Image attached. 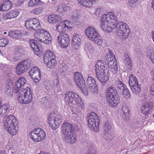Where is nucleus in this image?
<instances>
[{
  "label": "nucleus",
  "mask_w": 154,
  "mask_h": 154,
  "mask_svg": "<svg viewBox=\"0 0 154 154\" xmlns=\"http://www.w3.org/2000/svg\"><path fill=\"white\" fill-rule=\"evenodd\" d=\"M66 103L72 108L73 113L81 112L85 108L84 103L81 98L77 93L71 91H66L65 94Z\"/></svg>",
  "instance_id": "f257e3e1"
},
{
  "label": "nucleus",
  "mask_w": 154,
  "mask_h": 154,
  "mask_svg": "<svg viewBox=\"0 0 154 154\" xmlns=\"http://www.w3.org/2000/svg\"><path fill=\"white\" fill-rule=\"evenodd\" d=\"M4 126L9 133L15 135L18 132V121L15 117L10 115L5 118L3 121Z\"/></svg>",
  "instance_id": "f03ea898"
},
{
  "label": "nucleus",
  "mask_w": 154,
  "mask_h": 154,
  "mask_svg": "<svg viewBox=\"0 0 154 154\" xmlns=\"http://www.w3.org/2000/svg\"><path fill=\"white\" fill-rule=\"evenodd\" d=\"M17 99L18 101L22 104H26L29 103L32 99V92L29 86L25 88H23L18 91Z\"/></svg>",
  "instance_id": "7ed1b4c3"
},
{
  "label": "nucleus",
  "mask_w": 154,
  "mask_h": 154,
  "mask_svg": "<svg viewBox=\"0 0 154 154\" xmlns=\"http://www.w3.org/2000/svg\"><path fill=\"white\" fill-rule=\"evenodd\" d=\"M106 98L109 105L114 107L119 103L120 98L116 88L112 86L108 87L106 92Z\"/></svg>",
  "instance_id": "20e7f679"
},
{
  "label": "nucleus",
  "mask_w": 154,
  "mask_h": 154,
  "mask_svg": "<svg viewBox=\"0 0 154 154\" xmlns=\"http://www.w3.org/2000/svg\"><path fill=\"white\" fill-rule=\"evenodd\" d=\"M113 29H116V33L122 40L126 39L130 33L128 26L126 23L120 22L113 26Z\"/></svg>",
  "instance_id": "39448f33"
},
{
  "label": "nucleus",
  "mask_w": 154,
  "mask_h": 154,
  "mask_svg": "<svg viewBox=\"0 0 154 154\" xmlns=\"http://www.w3.org/2000/svg\"><path fill=\"white\" fill-rule=\"evenodd\" d=\"M72 125L70 123L65 122L62 125V131L65 141L73 143L76 141V136L73 133Z\"/></svg>",
  "instance_id": "423d86ee"
},
{
  "label": "nucleus",
  "mask_w": 154,
  "mask_h": 154,
  "mask_svg": "<svg viewBox=\"0 0 154 154\" xmlns=\"http://www.w3.org/2000/svg\"><path fill=\"white\" fill-rule=\"evenodd\" d=\"M85 33L88 37L94 42L99 45L102 44L101 37L98 34L95 27L89 26L85 29Z\"/></svg>",
  "instance_id": "0eeeda50"
},
{
  "label": "nucleus",
  "mask_w": 154,
  "mask_h": 154,
  "mask_svg": "<svg viewBox=\"0 0 154 154\" xmlns=\"http://www.w3.org/2000/svg\"><path fill=\"white\" fill-rule=\"evenodd\" d=\"M89 127L91 130L97 132L99 130V119L98 116L94 112H91L87 117Z\"/></svg>",
  "instance_id": "6e6552de"
},
{
  "label": "nucleus",
  "mask_w": 154,
  "mask_h": 154,
  "mask_svg": "<svg viewBox=\"0 0 154 154\" xmlns=\"http://www.w3.org/2000/svg\"><path fill=\"white\" fill-rule=\"evenodd\" d=\"M30 138L35 142H39L44 140L46 136L44 131L40 128L33 129L29 134Z\"/></svg>",
  "instance_id": "1a4fd4ad"
},
{
  "label": "nucleus",
  "mask_w": 154,
  "mask_h": 154,
  "mask_svg": "<svg viewBox=\"0 0 154 154\" xmlns=\"http://www.w3.org/2000/svg\"><path fill=\"white\" fill-rule=\"evenodd\" d=\"M33 65L32 60L26 59L20 62L16 68V71L18 75H21L29 69Z\"/></svg>",
  "instance_id": "9d476101"
},
{
  "label": "nucleus",
  "mask_w": 154,
  "mask_h": 154,
  "mask_svg": "<svg viewBox=\"0 0 154 154\" xmlns=\"http://www.w3.org/2000/svg\"><path fill=\"white\" fill-rule=\"evenodd\" d=\"M48 122L53 130H55L59 126L62 122L61 117L60 115H56L54 113L49 114Z\"/></svg>",
  "instance_id": "9b49d317"
},
{
  "label": "nucleus",
  "mask_w": 154,
  "mask_h": 154,
  "mask_svg": "<svg viewBox=\"0 0 154 154\" xmlns=\"http://www.w3.org/2000/svg\"><path fill=\"white\" fill-rule=\"evenodd\" d=\"M105 56L108 66H111V68H114L117 63L115 61L116 58L112 52L109 49L107 48L105 50Z\"/></svg>",
  "instance_id": "f8f14e48"
},
{
  "label": "nucleus",
  "mask_w": 154,
  "mask_h": 154,
  "mask_svg": "<svg viewBox=\"0 0 154 154\" xmlns=\"http://www.w3.org/2000/svg\"><path fill=\"white\" fill-rule=\"evenodd\" d=\"M25 25L26 28L29 30H37L41 28L39 21L36 18L26 21Z\"/></svg>",
  "instance_id": "ddd939ff"
},
{
  "label": "nucleus",
  "mask_w": 154,
  "mask_h": 154,
  "mask_svg": "<svg viewBox=\"0 0 154 154\" xmlns=\"http://www.w3.org/2000/svg\"><path fill=\"white\" fill-rule=\"evenodd\" d=\"M57 40L62 48H66L69 42V36L66 33H61L58 36Z\"/></svg>",
  "instance_id": "4468645a"
},
{
  "label": "nucleus",
  "mask_w": 154,
  "mask_h": 154,
  "mask_svg": "<svg viewBox=\"0 0 154 154\" xmlns=\"http://www.w3.org/2000/svg\"><path fill=\"white\" fill-rule=\"evenodd\" d=\"M30 77L36 83H38L41 79L40 70L37 67L32 68L29 72Z\"/></svg>",
  "instance_id": "2eb2a0df"
},
{
  "label": "nucleus",
  "mask_w": 154,
  "mask_h": 154,
  "mask_svg": "<svg viewBox=\"0 0 154 154\" xmlns=\"http://www.w3.org/2000/svg\"><path fill=\"white\" fill-rule=\"evenodd\" d=\"M74 77V81L78 87L82 89L85 88V81L82 74L79 72H76L75 73Z\"/></svg>",
  "instance_id": "dca6fc26"
},
{
  "label": "nucleus",
  "mask_w": 154,
  "mask_h": 154,
  "mask_svg": "<svg viewBox=\"0 0 154 154\" xmlns=\"http://www.w3.org/2000/svg\"><path fill=\"white\" fill-rule=\"evenodd\" d=\"M29 45L33 49L35 54L38 55L42 51V48L40 44H38L34 39H31L29 41Z\"/></svg>",
  "instance_id": "f3484780"
},
{
  "label": "nucleus",
  "mask_w": 154,
  "mask_h": 154,
  "mask_svg": "<svg viewBox=\"0 0 154 154\" xmlns=\"http://www.w3.org/2000/svg\"><path fill=\"white\" fill-rule=\"evenodd\" d=\"M108 20L105 19L102 15L101 20V27L103 30L107 32L112 31L113 29V24H109Z\"/></svg>",
  "instance_id": "a211bd4d"
},
{
  "label": "nucleus",
  "mask_w": 154,
  "mask_h": 154,
  "mask_svg": "<svg viewBox=\"0 0 154 154\" xmlns=\"http://www.w3.org/2000/svg\"><path fill=\"white\" fill-rule=\"evenodd\" d=\"M87 84L89 90L93 93H97L98 92L97 88L94 79L89 76L87 80Z\"/></svg>",
  "instance_id": "6ab92c4d"
},
{
  "label": "nucleus",
  "mask_w": 154,
  "mask_h": 154,
  "mask_svg": "<svg viewBox=\"0 0 154 154\" xmlns=\"http://www.w3.org/2000/svg\"><path fill=\"white\" fill-rule=\"evenodd\" d=\"M96 76L98 80L102 82H106L109 79L110 75V73L108 71H106L96 73Z\"/></svg>",
  "instance_id": "aec40b11"
},
{
  "label": "nucleus",
  "mask_w": 154,
  "mask_h": 154,
  "mask_svg": "<svg viewBox=\"0 0 154 154\" xmlns=\"http://www.w3.org/2000/svg\"><path fill=\"white\" fill-rule=\"evenodd\" d=\"M153 106L152 102L150 101H146L143 103L141 108V111L142 114L146 115L148 114L149 111Z\"/></svg>",
  "instance_id": "412c9836"
},
{
  "label": "nucleus",
  "mask_w": 154,
  "mask_h": 154,
  "mask_svg": "<svg viewBox=\"0 0 154 154\" xmlns=\"http://www.w3.org/2000/svg\"><path fill=\"white\" fill-rule=\"evenodd\" d=\"M26 80L25 78L21 77L19 78L15 83L14 90L15 92H18V91L20 90L21 88H24V87L26 85Z\"/></svg>",
  "instance_id": "4be33fe9"
},
{
  "label": "nucleus",
  "mask_w": 154,
  "mask_h": 154,
  "mask_svg": "<svg viewBox=\"0 0 154 154\" xmlns=\"http://www.w3.org/2000/svg\"><path fill=\"white\" fill-rule=\"evenodd\" d=\"M19 12L17 10H11L3 14L5 20L11 19L17 17L19 15Z\"/></svg>",
  "instance_id": "5701e85b"
},
{
  "label": "nucleus",
  "mask_w": 154,
  "mask_h": 154,
  "mask_svg": "<svg viewBox=\"0 0 154 154\" xmlns=\"http://www.w3.org/2000/svg\"><path fill=\"white\" fill-rule=\"evenodd\" d=\"M12 3L9 0H5L0 5V11H7L12 7Z\"/></svg>",
  "instance_id": "b1692460"
},
{
  "label": "nucleus",
  "mask_w": 154,
  "mask_h": 154,
  "mask_svg": "<svg viewBox=\"0 0 154 154\" xmlns=\"http://www.w3.org/2000/svg\"><path fill=\"white\" fill-rule=\"evenodd\" d=\"M30 33H21V32L19 30L13 31L9 32L8 35L11 38L16 39L19 38L21 36L28 35Z\"/></svg>",
  "instance_id": "393cba45"
},
{
  "label": "nucleus",
  "mask_w": 154,
  "mask_h": 154,
  "mask_svg": "<svg viewBox=\"0 0 154 154\" xmlns=\"http://www.w3.org/2000/svg\"><path fill=\"white\" fill-rule=\"evenodd\" d=\"M107 65L103 61L101 60H99L97 61L95 64V72L96 73L106 71L105 70V67Z\"/></svg>",
  "instance_id": "a878e982"
},
{
  "label": "nucleus",
  "mask_w": 154,
  "mask_h": 154,
  "mask_svg": "<svg viewBox=\"0 0 154 154\" xmlns=\"http://www.w3.org/2000/svg\"><path fill=\"white\" fill-rule=\"evenodd\" d=\"M23 52L24 50L21 46H19L15 48L14 54L15 60L19 61L21 58Z\"/></svg>",
  "instance_id": "bb28decb"
},
{
  "label": "nucleus",
  "mask_w": 154,
  "mask_h": 154,
  "mask_svg": "<svg viewBox=\"0 0 154 154\" xmlns=\"http://www.w3.org/2000/svg\"><path fill=\"white\" fill-rule=\"evenodd\" d=\"M124 62V66L126 70H130L131 69L132 61L128 55L125 54L123 58Z\"/></svg>",
  "instance_id": "cd10ccee"
},
{
  "label": "nucleus",
  "mask_w": 154,
  "mask_h": 154,
  "mask_svg": "<svg viewBox=\"0 0 154 154\" xmlns=\"http://www.w3.org/2000/svg\"><path fill=\"white\" fill-rule=\"evenodd\" d=\"M44 34V36L41 38L42 41H40V42L46 44H49L51 43L52 40L51 36L48 32L45 30Z\"/></svg>",
  "instance_id": "c85d7f7f"
},
{
  "label": "nucleus",
  "mask_w": 154,
  "mask_h": 154,
  "mask_svg": "<svg viewBox=\"0 0 154 154\" xmlns=\"http://www.w3.org/2000/svg\"><path fill=\"white\" fill-rule=\"evenodd\" d=\"M44 62H47V61H49L51 59H55V56L53 52L50 50L46 51L43 56Z\"/></svg>",
  "instance_id": "c756f323"
},
{
  "label": "nucleus",
  "mask_w": 154,
  "mask_h": 154,
  "mask_svg": "<svg viewBox=\"0 0 154 154\" xmlns=\"http://www.w3.org/2000/svg\"><path fill=\"white\" fill-rule=\"evenodd\" d=\"M61 18V17L59 15L53 14L49 16L48 21L50 23H54L59 21Z\"/></svg>",
  "instance_id": "7c9ffc66"
},
{
  "label": "nucleus",
  "mask_w": 154,
  "mask_h": 154,
  "mask_svg": "<svg viewBox=\"0 0 154 154\" xmlns=\"http://www.w3.org/2000/svg\"><path fill=\"white\" fill-rule=\"evenodd\" d=\"M9 106L8 104H4L0 106V116H4L9 111Z\"/></svg>",
  "instance_id": "2f4dec72"
},
{
  "label": "nucleus",
  "mask_w": 154,
  "mask_h": 154,
  "mask_svg": "<svg viewBox=\"0 0 154 154\" xmlns=\"http://www.w3.org/2000/svg\"><path fill=\"white\" fill-rule=\"evenodd\" d=\"M129 84L131 87L139 85L137 79L134 75H131L129 76Z\"/></svg>",
  "instance_id": "473e14b6"
},
{
  "label": "nucleus",
  "mask_w": 154,
  "mask_h": 154,
  "mask_svg": "<svg viewBox=\"0 0 154 154\" xmlns=\"http://www.w3.org/2000/svg\"><path fill=\"white\" fill-rule=\"evenodd\" d=\"M45 32V30L42 29L35 31L34 34V37L37 40L40 42L42 41L41 38L44 36V33Z\"/></svg>",
  "instance_id": "72a5a7b5"
},
{
  "label": "nucleus",
  "mask_w": 154,
  "mask_h": 154,
  "mask_svg": "<svg viewBox=\"0 0 154 154\" xmlns=\"http://www.w3.org/2000/svg\"><path fill=\"white\" fill-rule=\"evenodd\" d=\"M131 89L133 94L138 96L141 92V87L140 85L131 87Z\"/></svg>",
  "instance_id": "f704fd0d"
},
{
  "label": "nucleus",
  "mask_w": 154,
  "mask_h": 154,
  "mask_svg": "<svg viewBox=\"0 0 154 154\" xmlns=\"http://www.w3.org/2000/svg\"><path fill=\"white\" fill-rule=\"evenodd\" d=\"M81 41L76 40L75 38L72 39V45L73 48L76 50L79 49L80 48Z\"/></svg>",
  "instance_id": "c9c22d12"
},
{
  "label": "nucleus",
  "mask_w": 154,
  "mask_h": 154,
  "mask_svg": "<svg viewBox=\"0 0 154 154\" xmlns=\"http://www.w3.org/2000/svg\"><path fill=\"white\" fill-rule=\"evenodd\" d=\"M43 4H44V3L39 0H30L28 3V6L30 7H35Z\"/></svg>",
  "instance_id": "e433bc0d"
},
{
  "label": "nucleus",
  "mask_w": 154,
  "mask_h": 154,
  "mask_svg": "<svg viewBox=\"0 0 154 154\" xmlns=\"http://www.w3.org/2000/svg\"><path fill=\"white\" fill-rule=\"evenodd\" d=\"M102 16L105 19H108V21H109V20H111L116 21L118 20L116 16L112 12L109 13V14H104Z\"/></svg>",
  "instance_id": "4c0bfd02"
},
{
  "label": "nucleus",
  "mask_w": 154,
  "mask_h": 154,
  "mask_svg": "<svg viewBox=\"0 0 154 154\" xmlns=\"http://www.w3.org/2000/svg\"><path fill=\"white\" fill-rule=\"evenodd\" d=\"M65 24H63V23H60L56 26V28L57 31L60 32V34L62 33H65L64 32L68 30L66 27Z\"/></svg>",
  "instance_id": "58836bf2"
},
{
  "label": "nucleus",
  "mask_w": 154,
  "mask_h": 154,
  "mask_svg": "<svg viewBox=\"0 0 154 154\" xmlns=\"http://www.w3.org/2000/svg\"><path fill=\"white\" fill-rule=\"evenodd\" d=\"M103 138L107 141H110L113 138L110 132H103Z\"/></svg>",
  "instance_id": "ea45409f"
},
{
  "label": "nucleus",
  "mask_w": 154,
  "mask_h": 154,
  "mask_svg": "<svg viewBox=\"0 0 154 154\" xmlns=\"http://www.w3.org/2000/svg\"><path fill=\"white\" fill-rule=\"evenodd\" d=\"M49 61H47V62H44L47 66L49 68H52L53 66L57 64V61L55 59H51Z\"/></svg>",
  "instance_id": "a19ab883"
},
{
  "label": "nucleus",
  "mask_w": 154,
  "mask_h": 154,
  "mask_svg": "<svg viewBox=\"0 0 154 154\" xmlns=\"http://www.w3.org/2000/svg\"><path fill=\"white\" fill-rule=\"evenodd\" d=\"M120 92L122 93V96L126 99H129L131 96L129 90L127 87H125V89Z\"/></svg>",
  "instance_id": "79ce46f5"
},
{
  "label": "nucleus",
  "mask_w": 154,
  "mask_h": 154,
  "mask_svg": "<svg viewBox=\"0 0 154 154\" xmlns=\"http://www.w3.org/2000/svg\"><path fill=\"white\" fill-rule=\"evenodd\" d=\"M147 55V57L154 63V50L151 49L148 51Z\"/></svg>",
  "instance_id": "37998d69"
},
{
  "label": "nucleus",
  "mask_w": 154,
  "mask_h": 154,
  "mask_svg": "<svg viewBox=\"0 0 154 154\" xmlns=\"http://www.w3.org/2000/svg\"><path fill=\"white\" fill-rule=\"evenodd\" d=\"M116 86L118 91L121 92L122 91L125 87H126L125 85L121 81H118L116 84Z\"/></svg>",
  "instance_id": "c03bdc74"
},
{
  "label": "nucleus",
  "mask_w": 154,
  "mask_h": 154,
  "mask_svg": "<svg viewBox=\"0 0 154 154\" xmlns=\"http://www.w3.org/2000/svg\"><path fill=\"white\" fill-rule=\"evenodd\" d=\"M73 17V20L74 22H77L81 17L79 13L75 11L72 14Z\"/></svg>",
  "instance_id": "a18cd8bd"
},
{
  "label": "nucleus",
  "mask_w": 154,
  "mask_h": 154,
  "mask_svg": "<svg viewBox=\"0 0 154 154\" xmlns=\"http://www.w3.org/2000/svg\"><path fill=\"white\" fill-rule=\"evenodd\" d=\"M112 128V125L109 122H106L104 125L103 132H110Z\"/></svg>",
  "instance_id": "49530a36"
},
{
  "label": "nucleus",
  "mask_w": 154,
  "mask_h": 154,
  "mask_svg": "<svg viewBox=\"0 0 154 154\" xmlns=\"http://www.w3.org/2000/svg\"><path fill=\"white\" fill-rule=\"evenodd\" d=\"M9 40L8 38H3L0 39V47H5L8 44Z\"/></svg>",
  "instance_id": "de8ad7c7"
},
{
  "label": "nucleus",
  "mask_w": 154,
  "mask_h": 154,
  "mask_svg": "<svg viewBox=\"0 0 154 154\" xmlns=\"http://www.w3.org/2000/svg\"><path fill=\"white\" fill-rule=\"evenodd\" d=\"M122 110L125 115L128 117L129 115V110L126 105H124L122 106Z\"/></svg>",
  "instance_id": "09e8293b"
},
{
  "label": "nucleus",
  "mask_w": 154,
  "mask_h": 154,
  "mask_svg": "<svg viewBox=\"0 0 154 154\" xmlns=\"http://www.w3.org/2000/svg\"><path fill=\"white\" fill-rule=\"evenodd\" d=\"M139 0H128V5L130 7L133 8L136 7Z\"/></svg>",
  "instance_id": "8fccbe9b"
},
{
  "label": "nucleus",
  "mask_w": 154,
  "mask_h": 154,
  "mask_svg": "<svg viewBox=\"0 0 154 154\" xmlns=\"http://www.w3.org/2000/svg\"><path fill=\"white\" fill-rule=\"evenodd\" d=\"M85 0H78V2L80 3L81 5H82L84 7L89 8L90 7V6H91V2H85Z\"/></svg>",
  "instance_id": "3c124183"
},
{
  "label": "nucleus",
  "mask_w": 154,
  "mask_h": 154,
  "mask_svg": "<svg viewBox=\"0 0 154 154\" xmlns=\"http://www.w3.org/2000/svg\"><path fill=\"white\" fill-rule=\"evenodd\" d=\"M103 12V8H98L95 9V11L94 12V14L97 17H99Z\"/></svg>",
  "instance_id": "603ef678"
},
{
  "label": "nucleus",
  "mask_w": 154,
  "mask_h": 154,
  "mask_svg": "<svg viewBox=\"0 0 154 154\" xmlns=\"http://www.w3.org/2000/svg\"><path fill=\"white\" fill-rule=\"evenodd\" d=\"M43 10V8L42 7L37 8L34 9L32 12L34 14L38 15L42 13Z\"/></svg>",
  "instance_id": "864d4df0"
},
{
  "label": "nucleus",
  "mask_w": 154,
  "mask_h": 154,
  "mask_svg": "<svg viewBox=\"0 0 154 154\" xmlns=\"http://www.w3.org/2000/svg\"><path fill=\"white\" fill-rule=\"evenodd\" d=\"M13 94V90L12 88L9 86H8L6 91V94L8 96H11Z\"/></svg>",
  "instance_id": "5fc2aeb1"
},
{
  "label": "nucleus",
  "mask_w": 154,
  "mask_h": 154,
  "mask_svg": "<svg viewBox=\"0 0 154 154\" xmlns=\"http://www.w3.org/2000/svg\"><path fill=\"white\" fill-rule=\"evenodd\" d=\"M86 154H97L96 150L92 147H89Z\"/></svg>",
  "instance_id": "6e6d98bb"
},
{
  "label": "nucleus",
  "mask_w": 154,
  "mask_h": 154,
  "mask_svg": "<svg viewBox=\"0 0 154 154\" xmlns=\"http://www.w3.org/2000/svg\"><path fill=\"white\" fill-rule=\"evenodd\" d=\"M63 23L65 24L66 25V27L67 29H72V27L70 26V25L72 23V22L71 21L66 20L65 21L64 23Z\"/></svg>",
  "instance_id": "4d7b16f0"
},
{
  "label": "nucleus",
  "mask_w": 154,
  "mask_h": 154,
  "mask_svg": "<svg viewBox=\"0 0 154 154\" xmlns=\"http://www.w3.org/2000/svg\"><path fill=\"white\" fill-rule=\"evenodd\" d=\"M82 38V36L81 34L78 33H74L72 39L75 38L76 40H78L79 41H80Z\"/></svg>",
  "instance_id": "13d9d810"
},
{
  "label": "nucleus",
  "mask_w": 154,
  "mask_h": 154,
  "mask_svg": "<svg viewBox=\"0 0 154 154\" xmlns=\"http://www.w3.org/2000/svg\"><path fill=\"white\" fill-rule=\"evenodd\" d=\"M59 82V80L57 78L54 79L52 82L53 86L55 88L57 87L58 85Z\"/></svg>",
  "instance_id": "bf43d9fd"
},
{
  "label": "nucleus",
  "mask_w": 154,
  "mask_h": 154,
  "mask_svg": "<svg viewBox=\"0 0 154 154\" xmlns=\"http://www.w3.org/2000/svg\"><path fill=\"white\" fill-rule=\"evenodd\" d=\"M14 56L13 54L12 56L11 55L9 54L7 57V59L9 61H11L15 62L17 61V60H15V58H14Z\"/></svg>",
  "instance_id": "052dcab7"
},
{
  "label": "nucleus",
  "mask_w": 154,
  "mask_h": 154,
  "mask_svg": "<svg viewBox=\"0 0 154 154\" xmlns=\"http://www.w3.org/2000/svg\"><path fill=\"white\" fill-rule=\"evenodd\" d=\"M143 98L142 100L143 103H144L146 101H149L148 99V96L144 94L142 96Z\"/></svg>",
  "instance_id": "680f3d73"
},
{
  "label": "nucleus",
  "mask_w": 154,
  "mask_h": 154,
  "mask_svg": "<svg viewBox=\"0 0 154 154\" xmlns=\"http://www.w3.org/2000/svg\"><path fill=\"white\" fill-rule=\"evenodd\" d=\"M57 11L60 13H63L64 12L63 5V6L59 5L57 8Z\"/></svg>",
  "instance_id": "e2e57ef3"
},
{
  "label": "nucleus",
  "mask_w": 154,
  "mask_h": 154,
  "mask_svg": "<svg viewBox=\"0 0 154 154\" xmlns=\"http://www.w3.org/2000/svg\"><path fill=\"white\" fill-rule=\"evenodd\" d=\"M97 1V0H85V2H86V3L88 2H90L91 4L90 6V7H91L92 6L93 4H95L96 2Z\"/></svg>",
  "instance_id": "0e129e2a"
},
{
  "label": "nucleus",
  "mask_w": 154,
  "mask_h": 154,
  "mask_svg": "<svg viewBox=\"0 0 154 154\" xmlns=\"http://www.w3.org/2000/svg\"><path fill=\"white\" fill-rule=\"evenodd\" d=\"M64 12H66L69 11L71 9V8L70 6H67L65 5H63Z\"/></svg>",
  "instance_id": "69168bd1"
},
{
  "label": "nucleus",
  "mask_w": 154,
  "mask_h": 154,
  "mask_svg": "<svg viewBox=\"0 0 154 154\" xmlns=\"http://www.w3.org/2000/svg\"><path fill=\"white\" fill-rule=\"evenodd\" d=\"M23 2V0H19L16 2V4L17 6H19L21 5Z\"/></svg>",
  "instance_id": "338daca9"
},
{
  "label": "nucleus",
  "mask_w": 154,
  "mask_h": 154,
  "mask_svg": "<svg viewBox=\"0 0 154 154\" xmlns=\"http://www.w3.org/2000/svg\"><path fill=\"white\" fill-rule=\"evenodd\" d=\"M150 88V93L152 95H154V84L152 85Z\"/></svg>",
  "instance_id": "774afa93"
}]
</instances>
